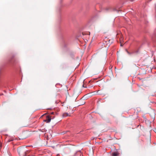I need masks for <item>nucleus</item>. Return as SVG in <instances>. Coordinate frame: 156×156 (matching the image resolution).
<instances>
[{
  "mask_svg": "<svg viewBox=\"0 0 156 156\" xmlns=\"http://www.w3.org/2000/svg\"><path fill=\"white\" fill-rule=\"evenodd\" d=\"M62 116L63 117H66L68 116H70V115H69V114L67 113H64L63 115Z\"/></svg>",
  "mask_w": 156,
  "mask_h": 156,
  "instance_id": "obj_4",
  "label": "nucleus"
},
{
  "mask_svg": "<svg viewBox=\"0 0 156 156\" xmlns=\"http://www.w3.org/2000/svg\"><path fill=\"white\" fill-rule=\"evenodd\" d=\"M127 51V53H128L129 54V55H130V54H131V53H130V52H129L128 51Z\"/></svg>",
  "mask_w": 156,
  "mask_h": 156,
  "instance_id": "obj_6",
  "label": "nucleus"
},
{
  "mask_svg": "<svg viewBox=\"0 0 156 156\" xmlns=\"http://www.w3.org/2000/svg\"><path fill=\"white\" fill-rule=\"evenodd\" d=\"M51 117H50L49 115H47L46 116V119L44 120V122H46L47 123L49 122L51 120Z\"/></svg>",
  "mask_w": 156,
  "mask_h": 156,
  "instance_id": "obj_3",
  "label": "nucleus"
},
{
  "mask_svg": "<svg viewBox=\"0 0 156 156\" xmlns=\"http://www.w3.org/2000/svg\"><path fill=\"white\" fill-rule=\"evenodd\" d=\"M54 112H52L51 113V114L53 115L54 114Z\"/></svg>",
  "mask_w": 156,
  "mask_h": 156,
  "instance_id": "obj_7",
  "label": "nucleus"
},
{
  "mask_svg": "<svg viewBox=\"0 0 156 156\" xmlns=\"http://www.w3.org/2000/svg\"><path fill=\"white\" fill-rule=\"evenodd\" d=\"M141 140V141H142V142H143V140L142 139H141V140Z\"/></svg>",
  "mask_w": 156,
  "mask_h": 156,
  "instance_id": "obj_10",
  "label": "nucleus"
},
{
  "mask_svg": "<svg viewBox=\"0 0 156 156\" xmlns=\"http://www.w3.org/2000/svg\"><path fill=\"white\" fill-rule=\"evenodd\" d=\"M28 146H27L26 147H20V151L23 153V156H27L26 155L27 154L29 153L30 151L27 150V147Z\"/></svg>",
  "mask_w": 156,
  "mask_h": 156,
  "instance_id": "obj_1",
  "label": "nucleus"
},
{
  "mask_svg": "<svg viewBox=\"0 0 156 156\" xmlns=\"http://www.w3.org/2000/svg\"><path fill=\"white\" fill-rule=\"evenodd\" d=\"M83 87H85L83 85Z\"/></svg>",
  "mask_w": 156,
  "mask_h": 156,
  "instance_id": "obj_9",
  "label": "nucleus"
},
{
  "mask_svg": "<svg viewBox=\"0 0 156 156\" xmlns=\"http://www.w3.org/2000/svg\"><path fill=\"white\" fill-rule=\"evenodd\" d=\"M58 102L57 101H56L55 103L56 104H57V103H58Z\"/></svg>",
  "mask_w": 156,
  "mask_h": 156,
  "instance_id": "obj_8",
  "label": "nucleus"
},
{
  "mask_svg": "<svg viewBox=\"0 0 156 156\" xmlns=\"http://www.w3.org/2000/svg\"><path fill=\"white\" fill-rule=\"evenodd\" d=\"M112 156H119V153L117 151V150H116V151H115L113 152L112 153Z\"/></svg>",
  "mask_w": 156,
  "mask_h": 156,
  "instance_id": "obj_2",
  "label": "nucleus"
},
{
  "mask_svg": "<svg viewBox=\"0 0 156 156\" xmlns=\"http://www.w3.org/2000/svg\"><path fill=\"white\" fill-rule=\"evenodd\" d=\"M77 154H79L80 155L81 154V151H77L75 154V155L76 156Z\"/></svg>",
  "mask_w": 156,
  "mask_h": 156,
  "instance_id": "obj_5",
  "label": "nucleus"
}]
</instances>
